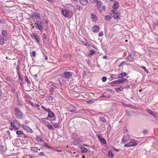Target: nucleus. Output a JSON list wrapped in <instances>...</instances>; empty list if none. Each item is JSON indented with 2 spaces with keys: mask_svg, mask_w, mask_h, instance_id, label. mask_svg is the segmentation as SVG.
Segmentation results:
<instances>
[{
  "mask_svg": "<svg viewBox=\"0 0 158 158\" xmlns=\"http://www.w3.org/2000/svg\"><path fill=\"white\" fill-rule=\"evenodd\" d=\"M35 24L36 25L37 29L41 31L44 29L47 28L48 25L47 21H42L39 23V21L35 22Z\"/></svg>",
  "mask_w": 158,
  "mask_h": 158,
  "instance_id": "obj_1",
  "label": "nucleus"
},
{
  "mask_svg": "<svg viewBox=\"0 0 158 158\" xmlns=\"http://www.w3.org/2000/svg\"><path fill=\"white\" fill-rule=\"evenodd\" d=\"M94 1L97 3L98 10L99 13L101 14L103 12L105 11L106 7L105 5H103L102 2L100 0H94Z\"/></svg>",
  "mask_w": 158,
  "mask_h": 158,
  "instance_id": "obj_2",
  "label": "nucleus"
},
{
  "mask_svg": "<svg viewBox=\"0 0 158 158\" xmlns=\"http://www.w3.org/2000/svg\"><path fill=\"white\" fill-rule=\"evenodd\" d=\"M61 13L64 16L69 18H71L73 14L71 12H69L65 9L62 10H61Z\"/></svg>",
  "mask_w": 158,
  "mask_h": 158,
  "instance_id": "obj_3",
  "label": "nucleus"
},
{
  "mask_svg": "<svg viewBox=\"0 0 158 158\" xmlns=\"http://www.w3.org/2000/svg\"><path fill=\"white\" fill-rule=\"evenodd\" d=\"M14 112L15 116L18 118L19 119L22 118L23 117V114L18 107L15 108Z\"/></svg>",
  "mask_w": 158,
  "mask_h": 158,
  "instance_id": "obj_4",
  "label": "nucleus"
},
{
  "mask_svg": "<svg viewBox=\"0 0 158 158\" xmlns=\"http://www.w3.org/2000/svg\"><path fill=\"white\" fill-rule=\"evenodd\" d=\"M64 6L66 9L69 12H71L72 14H73V12L76 10L74 6L71 4H66Z\"/></svg>",
  "mask_w": 158,
  "mask_h": 158,
  "instance_id": "obj_5",
  "label": "nucleus"
},
{
  "mask_svg": "<svg viewBox=\"0 0 158 158\" xmlns=\"http://www.w3.org/2000/svg\"><path fill=\"white\" fill-rule=\"evenodd\" d=\"M138 144V143L135 141H133L130 140V141L124 145V147H129L135 146Z\"/></svg>",
  "mask_w": 158,
  "mask_h": 158,
  "instance_id": "obj_6",
  "label": "nucleus"
},
{
  "mask_svg": "<svg viewBox=\"0 0 158 158\" xmlns=\"http://www.w3.org/2000/svg\"><path fill=\"white\" fill-rule=\"evenodd\" d=\"M127 79L126 78H122L119 79L117 80L114 81L112 82V83L113 84H120L124 83Z\"/></svg>",
  "mask_w": 158,
  "mask_h": 158,
  "instance_id": "obj_7",
  "label": "nucleus"
},
{
  "mask_svg": "<svg viewBox=\"0 0 158 158\" xmlns=\"http://www.w3.org/2000/svg\"><path fill=\"white\" fill-rule=\"evenodd\" d=\"M130 139L129 136L128 135H124L122 139V141L123 143H125L128 142Z\"/></svg>",
  "mask_w": 158,
  "mask_h": 158,
  "instance_id": "obj_8",
  "label": "nucleus"
},
{
  "mask_svg": "<svg viewBox=\"0 0 158 158\" xmlns=\"http://www.w3.org/2000/svg\"><path fill=\"white\" fill-rule=\"evenodd\" d=\"M22 127L24 130L28 131V132L30 133H32L33 132V131H32V130L29 127L27 126L26 125L23 124L22 125Z\"/></svg>",
  "mask_w": 158,
  "mask_h": 158,
  "instance_id": "obj_9",
  "label": "nucleus"
},
{
  "mask_svg": "<svg viewBox=\"0 0 158 158\" xmlns=\"http://www.w3.org/2000/svg\"><path fill=\"white\" fill-rule=\"evenodd\" d=\"M64 74L66 78H70L72 76V73L71 72H64Z\"/></svg>",
  "mask_w": 158,
  "mask_h": 158,
  "instance_id": "obj_10",
  "label": "nucleus"
},
{
  "mask_svg": "<svg viewBox=\"0 0 158 158\" xmlns=\"http://www.w3.org/2000/svg\"><path fill=\"white\" fill-rule=\"evenodd\" d=\"M112 12L113 13V14H112L111 15H113V17L115 19H120V18H119L120 15L119 14L117 13H115L114 12L115 11L114 10H112Z\"/></svg>",
  "mask_w": 158,
  "mask_h": 158,
  "instance_id": "obj_11",
  "label": "nucleus"
},
{
  "mask_svg": "<svg viewBox=\"0 0 158 158\" xmlns=\"http://www.w3.org/2000/svg\"><path fill=\"white\" fill-rule=\"evenodd\" d=\"M100 29L99 27L97 25L94 26L93 27V31L95 32H97L99 31Z\"/></svg>",
  "mask_w": 158,
  "mask_h": 158,
  "instance_id": "obj_12",
  "label": "nucleus"
},
{
  "mask_svg": "<svg viewBox=\"0 0 158 158\" xmlns=\"http://www.w3.org/2000/svg\"><path fill=\"white\" fill-rule=\"evenodd\" d=\"M119 6V3L118 2H115L113 6V8L115 10H117Z\"/></svg>",
  "mask_w": 158,
  "mask_h": 158,
  "instance_id": "obj_13",
  "label": "nucleus"
},
{
  "mask_svg": "<svg viewBox=\"0 0 158 158\" xmlns=\"http://www.w3.org/2000/svg\"><path fill=\"white\" fill-rule=\"evenodd\" d=\"M50 110L49 109V111H47L48 112V116L50 118L53 117L54 116V114L52 112L50 111Z\"/></svg>",
  "mask_w": 158,
  "mask_h": 158,
  "instance_id": "obj_14",
  "label": "nucleus"
},
{
  "mask_svg": "<svg viewBox=\"0 0 158 158\" xmlns=\"http://www.w3.org/2000/svg\"><path fill=\"white\" fill-rule=\"evenodd\" d=\"M105 115L104 114L102 115V117H100L99 118L100 120H101L103 123H105L106 121V119L105 118Z\"/></svg>",
  "mask_w": 158,
  "mask_h": 158,
  "instance_id": "obj_15",
  "label": "nucleus"
},
{
  "mask_svg": "<svg viewBox=\"0 0 158 158\" xmlns=\"http://www.w3.org/2000/svg\"><path fill=\"white\" fill-rule=\"evenodd\" d=\"M33 16L36 19H40V14L37 12L33 14Z\"/></svg>",
  "mask_w": 158,
  "mask_h": 158,
  "instance_id": "obj_16",
  "label": "nucleus"
},
{
  "mask_svg": "<svg viewBox=\"0 0 158 158\" xmlns=\"http://www.w3.org/2000/svg\"><path fill=\"white\" fill-rule=\"evenodd\" d=\"M81 152L82 153H85L88 151V149L86 148L83 146H81Z\"/></svg>",
  "mask_w": 158,
  "mask_h": 158,
  "instance_id": "obj_17",
  "label": "nucleus"
},
{
  "mask_svg": "<svg viewBox=\"0 0 158 158\" xmlns=\"http://www.w3.org/2000/svg\"><path fill=\"white\" fill-rule=\"evenodd\" d=\"M46 127H48V128L52 131L54 130V128H53L52 126L51 125L50 123H49L47 124L46 125Z\"/></svg>",
  "mask_w": 158,
  "mask_h": 158,
  "instance_id": "obj_18",
  "label": "nucleus"
},
{
  "mask_svg": "<svg viewBox=\"0 0 158 158\" xmlns=\"http://www.w3.org/2000/svg\"><path fill=\"white\" fill-rule=\"evenodd\" d=\"M80 2L83 5H86L88 3L87 0H80Z\"/></svg>",
  "mask_w": 158,
  "mask_h": 158,
  "instance_id": "obj_19",
  "label": "nucleus"
},
{
  "mask_svg": "<svg viewBox=\"0 0 158 158\" xmlns=\"http://www.w3.org/2000/svg\"><path fill=\"white\" fill-rule=\"evenodd\" d=\"M127 75V74L125 72H123L120 73L118 75V78H121L123 77L126 76Z\"/></svg>",
  "mask_w": 158,
  "mask_h": 158,
  "instance_id": "obj_20",
  "label": "nucleus"
},
{
  "mask_svg": "<svg viewBox=\"0 0 158 158\" xmlns=\"http://www.w3.org/2000/svg\"><path fill=\"white\" fill-rule=\"evenodd\" d=\"M33 36L34 37L36 40L37 41L38 43L39 42L40 40V37L39 36L36 35L35 33H34L33 34Z\"/></svg>",
  "mask_w": 158,
  "mask_h": 158,
  "instance_id": "obj_21",
  "label": "nucleus"
},
{
  "mask_svg": "<svg viewBox=\"0 0 158 158\" xmlns=\"http://www.w3.org/2000/svg\"><path fill=\"white\" fill-rule=\"evenodd\" d=\"M7 32L6 31L3 30L2 31V35L3 38H6V37Z\"/></svg>",
  "mask_w": 158,
  "mask_h": 158,
  "instance_id": "obj_22",
  "label": "nucleus"
},
{
  "mask_svg": "<svg viewBox=\"0 0 158 158\" xmlns=\"http://www.w3.org/2000/svg\"><path fill=\"white\" fill-rule=\"evenodd\" d=\"M127 58L129 61H132L134 60L133 57L130 54L128 56Z\"/></svg>",
  "mask_w": 158,
  "mask_h": 158,
  "instance_id": "obj_23",
  "label": "nucleus"
},
{
  "mask_svg": "<svg viewBox=\"0 0 158 158\" xmlns=\"http://www.w3.org/2000/svg\"><path fill=\"white\" fill-rule=\"evenodd\" d=\"M99 140L101 143L104 144L106 143V142L105 140L103 138H99Z\"/></svg>",
  "mask_w": 158,
  "mask_h": 158,
  "instance_id": "obj_24",
  "label": "nucleus"
},
{
  "mask_svg": "<svg viewBox=\"0 0 158 158\" xmlns=\"http://www.w3.org/2000/svg\"><path fill=\"white\" fill-rule=\"evenodd\" d=\"M75 144H77V143L80 144L81 142V140H80L79 139L77 138L75 139Z\"/></svg>",
  "mask_w": 158,
  "mask_h": 158,
  "instance_id": "obj_25",
  "label": "nucleus"
},
{
  "mask_svg": "<svg viewBox=\"0 0 158 158\" xmlns=\"http://www.w3.org/2000/svg\"><path fill=\"white\" fill-rule=\"evenodd\" d=\"M147 110L148 112L150 114H151L152 115V116L154 115L155 114V113L153 111H152V110H151L150 109H147Z\"/></svg>",
  "mask_w": 158,
  "mask_h": 158,
  "instance_id": "obj_26",
  "label": "nucleus"
},
{
  "mask_svg": "<svg viewBox=\"0 0 158 158\" xmlns=\"http://www.w3.org/2000/svg\"><path fill=\"white\" fill-rule=\"evenodd\" d=\"M31 150L35 152H36L38 151V148H37L35 147H32L31 148Z\"/></svg>",
  "mask_w": 158,
  "mask_h": 158,
  "instance_id": "obj_27",
  "label": "nucleus"
},
{
  "mask_svg": "<svg viewBox=\"0 0 158 158\" xmlns=\"http://www.w3.org/2000/svg\"><path fill=\"white\" fill-rule=\"evenodd\" d=\"M74 109H72V110L69 109V111L71 112H74L75 113L76 111V108L75 107H73Z\"/></svg>",
  "mask_w": 158,
  "mask_h": 158,
  "instance_id": "obj_28",
  "label": "nucleus"
},
{
  "mask_svg": "<svg viewBox=\"0 0 158 158\" xmlns=\"http://www.w3.org/2000/svg\"><path fill=\"white\" fill-rule=\"evenodd\" d=\"M108 156L109 157H110L111 158H112V157H114V155L111 152H109L108 153Z\"/></svg>",
  "mask_w": 158,
  "mask_h": 158,
  "instance_id": "obj_29",
  "label": "nucleus"
},
{
  "mask_svg": "<svg viewBox=\"0 0 158 158\" xmlns=\"http://www.w3.org/2000/svg\"><path fill=\"white\" fill-rule=\"evenodd\" d=\"M105 18L106 20H110L111 19V17L110 15H106L105 17Z\"/></svg>",
  "mask_w": 158,
  "mask_h": 158,
  "instance_id": "obj_30",
  "label": "nucleus"
},
{
  "mask_svg": "<svg viewBox=\"0 0 158 158\" xmlns=\"http://www.w3.org/2000/svg\"><path fill=\"white\" fill-rule=\"evenodd\" d=\"M16 134L18 135H21L23 134V133L22 131L19 130L16 131Z\"/></svg>",
  "mask_w": 158,
  "mask_h": 158,
  "instance_id": "obj_31",
  "label": "nucleus"
},
{
  "mask_svg": "<svg viewBox=\"0 0 158 158\" xmlns=\"http://www.w3.org/2000/svg\"><path fill=\"white\" fill-rule=\"evenodd\" d=\"M121 87H119L118 88H115V89L116 92H118L119 91H122L123 90V88H122L121 89Z\"/></svg>",
  "mask_w": 158,
  "mask_h": 158,
  "instance_id": "obj_32",
  "label": "nucleus"
},
{
  "mask_svg": "<svg viewBox=\"0 0 158 158\" xmlns=\"http://www.w3.org/2000/svg\"><path fill=\"white\" fill-rule=\"evenodd\" d=\"M16 121H17L16 120H14L13 123L12 122H11L10 123V124L11 126V127H13L14 128L15 127H14V123Z\"/></svg>",
  "mask_w": 158,
  "mask_h": 158,
  "instance_id": "obj_33",
  "label": "nucleus"
},
{
  "mask_svg": "<svg viewBox=\"0 0 158 158\" xmlns=\"http://www.w3.org/2000/svg\"><path fill=\"white\" fill-rule=\"evenodd\" d=\"M36 140L39 142H43V140H42L39 137H37L36 138Z\"/></svg>",
  "mask_w": 158,
  "mask_h": 158,
  "instance_id": "obj_34",
  "label": "nucleus"
},
{
  "mask_svg": "<svg viewBox=\"0 0 158 158\" xmlns=\"http://www.w3.org/2000/svg\"><path fill=\"white\" fill-rule=\"evenodd\" d=\"M91 18L92 19H97V17L95 15L93 14H91Z\"/></svg>",
  "mask_w": 158,
  "mask_h": 158,
  "instance_id": "obj_35",
  "label": "nucleus"
},
{
  "mask_svg": "<svg viewBox=\"0 0 158 158\" xmlns=\"http://www.w3.org/2000/svg\"><path fill=\"white\" fill-rule=\"evenodd\" d=\"M31 56L34 57H35L36 56V52L35 51H33L31 53Z\"/></svg>",
  "mask_w": 158,
  "mask_h": 158,
  "instance_id": "obj_36",
  "label": "nucleus"
},
{
  "mask_svg": "<svg viewBox=\"0 0 158 158\" xmlns=\"http://www.w3.org/2000/svg\"><path fill=\"white\" fill-rule=\"evenodd\" d=\"M41 108H42L44 110L46 111H49V109L45 108V107H44L43 106H41Z\"/></svg>",
  "mask_w": 158,
  "mask_h": 158,
  "instance_id": "obj_37",
  "label": "nucleus"
},
{
  "mask_svg": "<svg viewBox=\"0 0 158 158\" xmlns=\"http://www.w3.org/2000/svg\"><path fill=\"white\" fill-rule=\"evenodd\" d=\"M103 35V32L101 31L98 34V36H102Z\"/></svg>",
  "mask_w": 158,
  "mask_h": 158,
  "instance_id": "obj_38",
  "label": "nucleus"
},
{
  "mask_svg": "<svg viewBox=\"0 0 158 158\" xmlns=\"http://www.w3.org/2000/svg\"><path fill=\"white\" fill-rule=\"evenodd\" d=\"M106 79L107 78L106 77H104L102 78V81L104 82H105L106 81Z\"/></svg>",
  "mask_w": 158,
  "mask_h": 158,
  "instance_id": "obj_39",
  "label": "nucleus"
},
{
  "mask_svg": "<svg viewBox=\"0 0 158 158\" xmlns=\"http://www.w3.org/2000/svg\"><path fill=\"white\" fill-rule=\"evenodd\" d=\"M141 68L142 69H143V70H144L146 72H148V71H147V70L146 69V68L144 66H141Z\"/></svg>",
  "mask_w": 158,
  "mask_h": 158,
  "instance_id": "obj_40",
  "label": "nucleus"
},
{
  "mask_svg": "<svg viewBox=\"0 0 158 158\" xmlns=\"http://www.w3.org/2000/svg\"><path fill=\"white\" fill-rule=\"evenodd\" d=\"M53 127L55 128H57L58 127V124L57 123L53 124Z\"/></svg>",
  "mask_w": 158,
  "mask_h": 158,
  "instance_id": "obj_41",
  "label": "nucleus"
},
{
  "mask_svg": "<svg viewBox=\"0 0 158 158\" xmlns=\"http://www.w3.org/2000/svg\"><path fill=\"white\" fill-rule=\"evenodd\" d=\"M25 80L26 81H27L28 83H30V81H29L28 78L26 76L25 77Z\"/></svg>",
  "mask_w": 158,
  "mask_h": 158,
  "instance_id": "obj_42",
  "label": "nucleus"
},
{
  "mask_svg": "<svg viewBox=\"0 0 158 158\" xmlns=\"http://www.w3.org/2000/svg\"><path fill=\"white\" fill-rule=\"evenodd\" d=\"M154 24L156 26L158 25V19H156V20L154 22Z\"/></svg>",
  "mask_w": 158,
  "mask_h": 158,
  "instance_id": "obj_43",
  "label": "nucleus"
},
{
  "mask_svg": "<svg viewBox=\"0 0 158 158\" xmlns=\"http://www.w3.org/2000/svg\"><path fill=\"white\" fill-rule=\"evenodd\" d=\"M94 100H91L88 101L87 102V103H93V102H94Z\"/></svg>",
  "mask_w": 158,
  "mask_h": 158,
  "instance_id": "obj_44",
  "label": "nucleus"
},
{
  "mask_svg": "<svg viewBox=\"0 0 158 158\" xmlns=\"http://www.w3.org/2000/svg\"><path fill=\"white\" fill-rule=\"evenodd\" d=\"M43 37L44 39H46L47 37V34H45V33H43Z\"/></svg>",
  "mask_w": 158,
  "mask_h": 158,
  "instance_id": "obj_45",
  "label": "nucleus"
},
{
  "mask_svg": "<svg viewBox=\"0 0 158 158\" xmlns=\"http://www.w3.org/2000/svg\"><path fill=\"white\" fill-rule=\"evenodd\" d=\"M76 7L77 9L79 10H80L82 8V7L81 6H78V5H77L76 6Z\"/></svg>",
  "mask_w": 158,
  "mask_h": 158,
  "instance_id": "obj_46",
  "label": "nucleus"
},
{
  "mask_svg": "<svg viewBox=\"0 0 158 158\" xmlns=\"http://www.w3.org/2000/svg\"><path fill=\"white\" fill-rule=\"evenodd\" d=\"M28 102L30 105H31L32 106H34V104H33V103L31 102L28 101Z\"/></svg>",
  "mask_w": 158,
  "mask_h": 158,
  "instance_id": "obj_47",
  "label": "nucleus"
},
{
  "mask_svg": "<svg viewBox=\"0 0 158 158\" xmlns=\"http://www.w3.org/2000/svg\"><path fill=\"white\" fill-rule=\"evenodd\" d=\"M124 64V62H122L118 66L119 67H120L122 66H123Z\"/></svg>",
  "mask_w": 158,
  "mask_h": 158,
  "instance_id": "obj_48",
  "label": "nucleus"
},
{
  "mask_svg": "<svg viewBox=\"0 0 158 158\" xmlns=\"http://www.w3.org/2000/svg\"><path fill=\"white\" fill-rule=\"evenodd\" d=\"M90 55H93V54L94 53V50H91L90 51Z\"/></svg>",
  "mask_w": 158,
  "mask_h": 158,
  "instance_id": "obj_49",
  "label": "nucleus"
},
{
  "mask_svg": "<svg viewBox=\"0 0 158 158\" xmlns=\"http://www.w3.org/2000/svg\"><path fill=\"white\" fill-rule=\"evenodd\" d=\"M3 149V147L0 144V151H2Z\"/></svg>",
  "mask_w": 158,
  "mask_h": 158,
  "instance_id": "obj_50",
  "label": "nucleus"
},
{
  "mask_svg": "<svg viewBox=\"0 0 158 158\" xmlns=\"http://www.w3.org/2000/svg\"><path fill=\"white\" fill-rule=\"evenodd\" d=\"M34 106H35L36 107H40V106L39 105L37 104L36 103H35L34 105Z\"/></svg>",
  "mask_w": 158,
  "mask_h": 158,
  "instance_id": "obj_51",
  "label": "nucleus"
},
{
  "mask_svg": "<svg viewBox=\"0 0 158 158\" xmlns=\"http://www.w3.org/2000/svg\"><path fill=\"white\" fill-rule=\"evenodd\" d=\"M39 155L40 156H43L44 155V152H41L39 153Z\"/></svg>",
  "mask_w": 158,
  "mask_h": 158,
  "instance_id": "obj_52",
  "label": "nucleus"
},
{
  "mask_svg": "<svg viewBox=\"0 0 158 158\" xmlns=\"http://www.w3.org/2000/svg\"><path fill=\"white\" fill-rule=\"evenodd\" d=\"M43 145L44 146H45V147H47L48 148H49V147L48 146L47 144V143H44L43 144Z\"/></svg>",
  "mask_w": 158,
  "mask_h": 158,
  "instance_id": "obj_53",
  "label": "nucleus"
},
{
  "mask_svg": "<svg viewBox=\"0 0 158 158\" xmlns=\"http://www.w3.org/2000/svg\"><path fill=\"white\" fill-rule=\"evenodd\" d=\"M4 43V41L3 40H1L0 41V44H3Z\"/></svg>",
  "mask_w": 158,
  "mask_h": 158,
  "instance_id": "obj_54",
  "label": "nucleus"
},
{
  "mask_svg": "<svg viewBox=\"0 0 158 158\" xmlns=\"http://www.w3.org/2000/svg\"><path fill=\"white\" fill-rule=\"evenodd\" d=\"M49 99L52 101L53 100V98L51 96H49Z\"/></svg>",
  "mask_w": 158,
  "mask_h": 158,
  "instance_id": "obj_55",
  "label": "nucleus"
},
{
  "mask_svg": "<svg viewBox=\"0 0 158 158\" xmlns=\"http://www.w3.org/2000/svg\"><path fill=\"white\" fill-rule=\"evenodd\" d=\"M147 132H148L146 130H144L143 131V133L145 134H146L147 133Z\"/></svg>",
  "mask_w": 158,
  "mask_h": 158,
  "instance_id": "obj_56",
  "label": "nucleus"
},
{
  "mask_svg": "<svg viewBox=\"0 0 158 158\" xmlns=\"http://www.w3.org/2000/svg\"><path fill=\"white\" fill-rule=\"evenodd\" d=\"M44 56L45 59L46 60H47L48 59L47 56L46 55H44Z\"/></svg>",
  "mask_w": 158,
  "mask_h": 158,
  "instance_id": "obj_57",
  "label": "nucleus"
},
{
  "mask_svg": "<svg viewBox=\"0 0 158 158\" xmlns=\"http://www.w3.org/2000/svg\"><path fill=\"white\" fill-rule=\"evenodd\" d=\"M115 151L116 152H118L119 151V149H118L115 148Z\"/></svg>",
  "mask_w": 158,
  "mask_h": 158,
  "instance_id": "obj_58",
  "label": "nucleus"
},
{
  "mask_svg": "<svg viewBox=\"0 0 158 158\" xmlns=\"http://www.w3.org/2000/svg\"><path fill=\"white\" fill-rule=\"evenodd\" d=\"M85 45L87 46L88 47H89L90 46V45L89 44H86Z\"/></svg>",
  "mask_w": 158,
  "mask_h": 158,
  "instance_id": "obj_59",
  "label": "nucleus"
},
{
  "mask_svg": "<svg viewBox=\"0 0 158 158\" xmlns=\"http://www.w3.org/2000/svg\"><path fill=\"white\" fill-rule=\"evenodd\" d=\"M73 107H75V106H71V107L72 108V109H74Z\"/></svg>",
  "mask_w": 158,
  "mask_h": 158,
  "instance_id": "obj_60",
  "label": "nucleus"
},
{
  "mask_svg": "<svg viewBox=\"0 0 158 158\" xmlns=\"http://www.w3.org/2000/svg\"><path fill=\"white\" fill-rule=\"evenodd\" d=\"M106 56H104L103 57L104 58H106Z\"/></svg>",
  "mask_w": 158,
  "mask_h": 158,
  "instance_id": "obj_61",
  "label": "nucleus"
},
{
  "mask_svg": "<svg viewBox=\"0 0 158 158\" xmlns=\"http://www.w3.org/2000/svg\"><path fill=\"white\" fill-rule=\"evenodd\" d=\"M114 76V74H112V75H111V77H113Z\"/></svg>",
  "mask_w": 158,
  "mask_h": 158,
  "instance_id": "obj_62",
  "label": "nucleus"
},
{
  "mask_svg": "<svg viewBox=\"0 0 158 158\" xmlns=\"http://www.w3.org/2000/svg\"><path fill=\"white\" fill-rule=\"evenodd\" d=\"M73 1L74 2H77V0H73Z\"/></svg>",
  "mask_w": 158,
  "mask_h": 158,
  "instance_id": "obj_63",
  "label": "nucleus"
},
{
  "mask_svg": "<svg viewBox=\"0 0 158 158\" xmlns=\"http://www.w3.org/2000/svg\"><path fill=\"white\" fill-rule=\"evenodd\" d=\"M142 89H141L140 90H139V92H141Z\"/></svg>",
  "mask_w": 158,
  "mask_h": 158,
  "instance_id": "obj_64",
  "label": "nucleus"
}]
</instances>
